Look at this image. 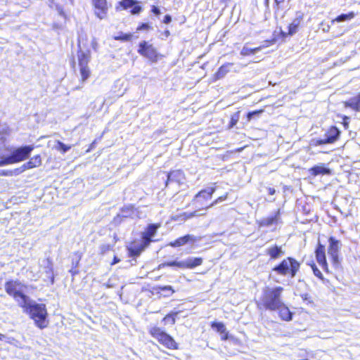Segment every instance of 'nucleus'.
Wrapping results in <instances>:
<instances>
[{"mask_svg":"<svg viewBox=\"0 0 360 360\" xmlns=\"http://www.w3.org/2000/svg\"><path fill=\"white\" fill-rule=\"evenodd\" d=\"M283 291L282 287H266L259 300L257 302L259 309H264L270 311H276L282 306L281 294Z\"/></svg>","mask_w":360,"mask_h":360,"instance_id":"nucleus-1","label":"nucleus"},{"mask_svg":"<svg viewBox=\"0 0 360 360\" xmlns=\"http://www.w3.org/2000/svg\"><path fill=\"white\" fill-rule=\"evenodd\" d=\"M21 307L30 315V317L34 321L39 328H44L46 327L47 311L45 304L33 302L29 298L28 304L21 306Z\"/></svg>","mask_w":360,"mask_h":360,"instance_id":"nucleus-2","label":"nucleus"},{"mask_svg":"<svg viewBox=\"0 0 360 360\" xmlns=\"http://www.w3.org/2000/svg\"><path fill=\"white\" fill-rule=\"evenodd\" d=\"M27 287L18 280H11L5 283V290L18 302L20 307L28 304L30 298L25 295Z\"/></svg>","mask_w":360,"mask_h":360,"instance_id":"nucleus-3","label":"nucleus"},{"mask_svg":"<svg viewBox=\"0 0 360 360\" xmlns=\"http://www.w3.org/2000/svg\"><path fill=\"white\" fill-rule=\"evenodd\" d=\"M300 269V263L292 257L283 259L273 271L282 276L290 275L291 278L295 276Z\"/></svg>","mask_w":360,"mask_h":360,"instance_id":"nucleus-4","label":"nucleus"},{"mask_svg":"<svg viewBox=\"0 0 360 360\" xmlns=\"http://www.w3.org/2000/svg\"><path fill=\"white\" fill-rule=\"evenodd\" d=\"M149 333L160 344L167 348L170 349H177V344L174 340L161 328L156 326L152 327L149 330Z\"/></svg>","mask_w":360,"mask_h":360,"instance_id":"nucleus-5","label":"nucleus"},{"mask_svg":"<svg viewBox=\"0 0 360 360\" xmlns=\"http://www.w3.org/2000/svg\"><path fill=\"white\" fill-rule=\"evenodd\" d=\"M34 150L33 146H25L13 150L9 155L12 164L26 160Z\"/></svg>","mask_w":360,"mask_h":360,"instance_id":"nucleus-6","label":"nucleus"},{"mask_svg":"<svg viewBox=\"0 0 360 360\" xmlns=\"http://www.w3.org/2000/svg\"><path fill=\"white\" fill-rule=\"evenodd\" d=\"M340 135V131L335 127H330L325 134L323 139H313L311 142L312 146H319L327 143H333L335 142Z\"/></svg>","mask_w":360,"mask_h":360,"instance_id":"nucleus-7","label":"nucleus"},{"mask_svg":"<svg viewBox=\"0 0 360 360\" xmlns=\"http://www.w3.org/2000/svg\"><path fill=\"white\" fill-rule=\"evenodd\" d=\"M328 241V254L331 257L333 265L337 267L340 264L338 254L342 244L340 240H336L333 237H330Z\"/></svg>","mask_w":360,"mask_h":360,"instance_id":"nucleus-8","label":"nucleus"},{"mask_svg":"<svg viewBox=\"0 0 360 360\" xmlns=\"http://www.w3.org/2000/svg\"><path fill=\"white\" fill-rule=\"evenodd\" d=\"M138 53L147 58L151 62H156L158 60L157 50L152 44H149L147 41H141L139 44Z\"/></svg>","mask_w":360,"mask_h":360,"instance_id":"nucleus-9","label":"nucleus"},{"mask_svg":"<svg viewBox=\"0 0 360 360\" xmlns=\"http://www.w3.org/2000/svg\"><path fill=\"white\" fill-rule=\"evenodd\" d=\"M216 191V188L211 187L198 192L194 198V201L200 205H204L205 202L212 198V194Z\"/></svg>","mask_w":360,"mask_h":360,"instance_id":"nucleus-10","label":"nucleus"},{"mask_svg":"<svg viewBox=\"0 0 360 360\" xmlns=\"http://www.w3.org/2000/svg\"><path fill=\"white\" fill-rule=\"evenodd\" d=\"M96 8L95 14L101 20L105 18L108 6L106 0H92Z\"/></svg>","mask_w":360,"mask_h":360,"instance_id":"nucleus-11","label":"nucleus"},{"mask_svg":"<svg viewBox=\"0 0 360 360\" xmlns=\"http://www.w3.org/2000/svg\"><path fill=\"white\" fill-rule=\"evenodd\" d=\"M200 240V237H197L194 235H186L183 237L179 238L173 242H171L169 245L172 247H180L187 243H194Z\"/></svg>","mask_w":360,"mask_h":360,"instance_id":"nucleus-12","label":"nucleus"},{"mask_svg":"<svg viewBox=\"0 0 360 360\" xmlns=\"http://www.w3.org/2000/svg\"><path fill=\"white\" fill-rule=\"evenodd\" d=\"M40 266L42 269L43 273L46 274L47 279H51V283H53V263L49 259H44L40 263Z\"/></svg>","mask_w":360,"mask_h":360,"instance_id":"nucleus-13","label":"nucleus"},{"mask_svg":"<svg viewBox=\"0 0 360 360\" xmlns=\"http://www.w3.org/2000/svg\"><path fill=\"white\" fill-rule=\"evenodd\" d=\"M119 5L123 9L132 8L131 13L133 15L139 13L142 10V8L137 4V2L135 0H122L119 2Z\"/></svg>","mask_w":360,"mask_h":360,"instance_id":"nucleus-14","label":"nucleus"},{"mask_svg":"<svg viewBox=\"0 0 360 360\" xmlns=\"http://www.w3.org/2000/svg\"><path fill=\"white\" fill-rule=\"evenodd\" d=\"M325 246L319 243L315 253L317 262L322 266L323 269H327L328 264L326 259Z\"/></svg>","mask_w":360,"mask_h":360,"instance_id":"nucleus-15","label":"nucleus"},{"mask_svg":"<svg viewBox=\"0 0 360 360\" xmlns=\"http://www.w3.org/2000/svg\"><path fill=\"white\" fill-rule=\"evenodd\" d=\"M160 226L158 224H150L146 231L143 233V240L145 243L146 245H148L152 241L151 238L153 237L158 230V229Z\"/></svg>","mask_w":360,"mask_h":360,"instance_id":"nucleus-16","label":"nucleus"},{"mask_svg":"<svg viewBox=\"0 0 360 360\" xmlns=\"http://www.w3.org/2000/svg\"><path fill=\"white\" fill-rule=\"evenodd\" d=\"M184 174L181 170L171 172L167 175L166 186L170 182H176L178 184H182L184 181Z\"/></svg>","mask_w":360,"mask_h":360,"instance_id":"nucleus-17","label":"nucleus"},{"mask_svg":"<svg viewBox=\"0 0 360 360\" xmlns=\"http://www.w3.org/2000/svg\"><path fill=\"white\" fill-rule=\"evenodd\" d=\"M309 173L313 176H317V175H328L330 174V169L326 167L324 164L321 163L318 165H316L313 167H311L309 170Z\"/></svg>","mask_w":360,"mask_h":360,"instance_id":"nucleus-18","label":"nucleus"},{"mask_svg":"<svg viewBox=\"0 0 360 360\" xmlns=\"http://www.w3.org/2000/svg\"><path fill=\"white\" fill-rule=\"evenodd\" d=\"M303 18V15L301 13H297L296 18L288 26V34L292 35L297 32V28L300 26Z\"/></svg>","mask_w":360,"mask_h":360,"instance_id":"nucleus-19","label":"nucleus"},{"mask_svg":"<svg viewBox=\"0 0 360 360\" xmlns=\"http://www.w3.org/2000/svg\"><path fill=\"white\" fill-rule=\"evenodd\" d=\"M202 259L201 257H188L183 260L184 269H193L201 265Z\"/></svg>","mask_w":360,"mask_h":360,"instance_id":"nucleus-20","label":"nucleus"},{"mask_svg":"<svg viewBox=\"0 0 360 360\" xmlns=\"http://www.w3.org/2000/svg\"><path fill=\"white\" fill-rule=\"evenodd\" d=\"M41 165V159L39 155H35L32 158L27 162L25 163L22 167V171L32 169L39 167Z\"/></svg>","mask_w":360,"mask_h":360,"instance_id":"nucleus-21","label":"nucleus"},{"mask_svg":"<svg viewBox=\"0 0 360 360\" xmlns=\"http://www.w3.org/2000/svg\"><path fill=\"white\" fill-rule=\"evenodd\" d=\"M266 255H269L271 259H276L284 255L281 247L277 245L271 246L266 250Z\"/></svg>","mask_w":360,"mask_h":360,"instance_id":"nucleus-22","label":"nucleus"},{"mask_svg":"<svg viewBox=\"0 0 360 360\" xmlns=\"http://www.w3.org/2000/svg\"><path fill=\"white\" fill-rule=\"evenodd\" d=\"M79 67L88 66L91 56L89 51H79L77 54Z\"/></svg>","mask_w":360,"mask_h":360,"instance_id":"nucleus-23","label":"nucleus"},{"mask_svg":"<svg viewBox=\"0 0 360 360\" xmlns=\"http://www.w3.org/2000/svg\"><path fill=\"white\" fill-rule=\"evenodd\" d=\"M345 107H349L356 111L360 110V94L353 98H351L345 102Z\"/></svg>","mask_w":360,"mask_h":360,"instance_id":"nucleus-24","label":"nucleus"},{"mask_svg":"<svg viewBox=\"0 0 360 360\" xmlns=\"http://www.w3.org/2000/svg\"><path fill=\"white\" fill-rule=\"evenodd\" d=\"M279 311L280 317L284 321H290L292 319V313L289 309L282 302V306L277 309Z\"/></svg>","mask_w":360,"mask_h":360,"instance_id":"nucleus-25","label":"nucleus"},{"mask_svg":"<svg viewBox=\"0 0 360 360\" xmlns=\"http://www.w3.org/2000/svg\"><path fill=\"white\" fill-rule=\"evenodd\" d=\"M233 65V63H229L221 66L215 75L216 78L217 79L223 78L230 71V68Z\"/></svg>","mask_w":360,"mask_h":360,"instance_id":"nucleus-26","label":"nucleus"},{"mask_svg":"<svg viewBox=\"0 0 360 360\" xmlns=\"http://www.w3.org/2000/svg\"><path fill=\"white\" fill-rule=\"evenodd\" d=\"M355 15H356V14L353 11L349 12V13H347V14H341V15H338L337 18H335V19H333L331 21V22L332 23H334L335 22H344V21L351 20L352 19H353L355 17Z\"/></svg>","mask_w":360,"mask_h":360,"instance_id":"nucleus-27","label":"nucleus"},{"mask_svg":"<svg viewBox=\"0 0 360 360\" xmlns=\"http://www.w3.org/2000/svg\"><path fill=\"white\" fill-rule=\"evenodd\" d=\"M212 328L217 330V332L220 333L221 334H224V335L221 337V339L225 340L228 338V335L226 333V327L222 323H213L212 324Z\"/></svg>","mask_w":360,"mask_h":360,"instance_id":"nucleus-28","label":"nucleus"},{"mask_svg":"<svg viewBox=\"0 0 360 360\" xmlns=\"http://www.w3.org/2000/svg\"><path fill=\"white\" fill-rule=\"evenodd\" d=\"M165 266H174L179 269H184L183 260L182 261H172L165 263H162L159 265L158 269H161Z\"/></svg>","mask_w":360,"mask_h":360,"instance_id":"nucleus-29","label":"nucleus"},{"mask_svg":"<svg viewBox=\"0 0 360 360\" xmlns=\"http://www.w3.org/2000/svg\"><path fill=\"white\" fill-rule=\"evenodd\" d=\"M262 49L261 46L256 47L254 49H250L247 46H244L240 51V54L242 56H248L250 54H255L259 51Z\"/></svg>","mask_w":360,"mask_h":360,"instance_id":"nucleus-30","label":"nucleus"},{"mask_svg":"<svg viewBox=\"0 0 360 360\" xmlns=\"http://www.w3.org/2000/svg\"><path fill=\"white\" fill-rule=\"evenodd\" d=\"M122 215L123 217H133L136 213L137 212L136 210L134 209V207L132 206H129V207H124L122 210Z\"/></svg>","mask_w":360,"mask_h":360,"instance_id":"nucleus-31","label":"nucleus"},{"mask_svg":"<svg viewBox=\"0 0 360 360\" xmlns=\"http://www.w3.org/2000/svg\"><path fill=\"white\" fill-rule=\"evenodd\" d=\"M80 75L82 82H84L90 76L89 66L79 67Z\"/></svg>","mask_w":360,"mask_h":360,"instance_id":"nucleus-32","label":"nucleus"},{"mask_svg":"<svg viewBox=\"0 0 360 360\" xmlns=\"http://www.w3.org/2000/svg\"><path fill=\"white\" fill-rule=\"evenodd\" d=\"M72 148L71 146H68L64 144L63 142L60 141H57V146H55V148L58 150L61 151L63 153H65Z\"/></svg>","mask_w":360,"mask_h":360,"instance_id":"nucleus-33","label":"nucleus"},{"mask_svg":"<svg viewBox=\"0 0 360 360\" xmlns=\"http://www.w3.org/2000/svg\"><path fill=\"white\" fill-rule=\"evenodd\" d=\"M204 214H198L197 211L192 212H184L181 216L184 217V219H188L195 216L203 215Z\"/></svg>","mask_w":360,"mask_h":360,"instance_id":"nucleus-34","label":"nucleus"},{"mask_svg":"<svg viewBox=\"0 0 360 360\" xmlns=\"http://www.w3.org/2000/svg\"><path fill=\"white\" fill-rule=\"evenodd\" d=\"M276 216L268 217V218L264 219L262 221V224H264L265 226H270V225L273 224L274 222H276Z\"/></svg>","mask_w":360,"mask_h":360,"instance_id":"nucleus-35","label":"nucleus"},{"mask_svg":"<svg viewBox=\"0 0 360 360\" xmlns=\"http://www.w3.org/2000/svg\"><path fill=\"white\" fill-rule=\"evenodd\" d=\"M311 269H312V270H313V272H314V275H315L316 277L319 278L320 279H323V278L322 273H321V271H320V270L316 267V266L314 264H311Z\"/></svg>","mask_w":360,"mask_h":360,"instance_id":"nucleus-36","label":"nucleus"},{"mask_svg":"<svg viewBox=\"0 0 360 360\" xmlns=\"http://www.w3.org/2000/svg\"><path fill=\"white\" fill-rule=\"evenodd\" d=\"M10 157L7 156L5 158H0V167H3L8 165H11Z\"/></svg>","mask_w":360,"mask_h":360,"instance_id":"nucleus-37","label":"nucleus"},{"mask_svg":"<svg viewBox=\"0 0 360 360\" xmlns=\"http://www.w3.org/2000/svg\"><path fill=\"white\" fill-rule=\"evenodd\" d=\"M227 198V194L224 195V196H220L219 197L217 200H215L212 203H211L210 205L208 206H206L205 209L207 210L208 208L214 206V205H217V203L223 201V200H225Z\"/></svg>","mask_w":360,"mask_h":360,"instance_id":"nucleus-38","label":"nucleus"},{"mask_svg":"<svg viewBox=\"0 0 360 360\" xmlns=\"http://www.w3.org/2000/svg\"><path fill=\"white\" fill-rule=\"evenodd\" d=\"M238 119H239V115H238V112H237L231 117V127H233L234 125H236L238 121Z\"/></svg>","mask_w":360,"mask_h":360,"instance_id":"nucleus-39","label":"nucleus"},{"mask_svg":"<svg viewBox=\"0 0 360 360\" xmlns=\"http://www.w3.org/2000/svg\"><path fill=\"white\" fill-rule=\"evenodd\" d=\"M262 112H263V110H256V111H252V112H248V120H250L253 117V116L258 115L261 114Z\"/></svg>","mask_w":360,"mask_h":360,"instance_id":"nucleus-40","label":"nucleus"},{"mask_svg":"<svg viewBox=\"0 0 360 360\" xmlns=\"http://www.w3.org/2000/svg\"><path fill=\"white\" fill-rule=\"evenodd\" d=\"M160 289L162 291L169 292L170 295L173 294L174 292V290L172 289V286H170V285L160 287Z\"/></svg>","mask_w":360,"mask_h":360,"instance_id":"nucleus-41","label":"nucleus"},{"mask_svg":"<svg viewBox=\"0 0 360 360\" xmlns=\"http://www.w3.org/2000/svg\"><path fill=\"white\" fill-rule=\"evenodd\" d=\"M163 321L169 322L172 325L175 323V318L170 315H167L164 319Z\"/></svg>","mask_w":360,"mask_h":360,"instance_id":"nucleus-42","label":"nucleus"},{"mask_svg":"<svg viewBox=\"0 0 360 360\" xmlns=\"http://www.w3.org/2000/svg\"><path fill=\"white\" fill-rule=\"evenodd\" d=\"M131 38V36L129 34H123L122 36L115 37V39L116 40H123V41H128Z\"/></svg>","mask_w":360,"mask_h":360,"instance_id":"nucleus-43","label":"nucleus"},{"mask_svg":"<svg viewBox=\"0 0 360 360\" xmlns=\"http://www.w3.org/2000/svg\"><path fill=\"white\" fill-rule=\"evenodd\" d=\"M100 250H101V253L103 254L110 250V245L108 244H103V245H101Z\"/></svg>","mask_w":360,"mask_h":360,"instance_id":"nucleus-44","label":"nucleus"},{"mask_svg":"<svg viewBox=\"0 0 360 360\" xmlns=\"http://www.w3.org/2000/svg\"><path fill=\"white\" fill-rule=\"evenodd\" d=\"M321 25L323 26L322 30L324 32H328L330 30V25H325L323 22L321 23Z\"/></svg>","mask_w":360,"mask_h":360,"instance_id":"nucleus-45","label":"nucleus"},{"mask_svg":"<svg viewBox=\"0 0 360 360\" xmlns=\"http://www.w3.org/2000/svg\"><path fill=\"white\" fill-rule=\"evenodd\" d=\"M150 28V26L147 23H143L141 26H139L138 28H137V30H148Z\"/></svg>","mask_w":360,"mask_h":360,"instance_id":"nucleus-46","label":"nucleus"},{"mask_svg":"<svg viewBox=\"0 0 360 360\" xmlns=\"http://www.w3.org/2000/svg\"><path fill=\"white\" fill-rule=\"evenodd\" d=\"M13 174V172L11 171H0V175L2 176H11Z\"/></svg>","mask_w":360,"mask_h":360,"instance_id":"nucleus-47","label":"nucleus"},{"mask_svg":"<svg viewBox=\"0 0 360 360\" xmlns=\"http://www.w3.org/2000/svg\"><path fill=\"white\" fill-rule=\"evenodd\" d=\"M172 21V18L169 15H166L164 18L163 22L165 24H168Z\"/></svg>","mask_w":360,"mask_h":360,"instance_id":"nucleus-48","label":"nucleus"},{"mask_svg":"<svg viewBox=\"0 0 360 360\" xmlns=\"http://www.w3.org/2000/svg\"><path fill=\"white\" fill-rule=\"evenodd\" d=\"M267 192L269 195H274L276 193V190L274 188H267Z\"/></svg>","mask_w":360,"mask_h":360,"instance_id":"nucleus-49","label":"nucleus"},{"mask_svg":"<svg viewBox=\"0 0 360 360\" xmlns=\"http://www.w3.org/2000/svg\"><path fill=\"white\" fill-rule=\"evenodd\" d=\"M152 11L156 15H159L160 13V9L156 6H153Z\"/></svg>","mask_w":360,"mask_h":360,"instance_id":"nucleus-50","label":"nucleus"},{"mask_svg":"<svg viewBox=\"0 0 360 360\" xmlns=\"http://www.w3.org/2000/svg\"><path fill=\"white\" fill-rule=\"evenodd\" d=\"M276 6L278 8L279 5L283 3L284 0H274Z\"/></svg>","mask_w":360,"mask_h":360,"instance_id":"nucleus-51","label":"nucleus"},{"mask_svg":"<svg viewBox=\"0 0 360 360\" xmlns=\"http://www.w3.org/2000/svg\"><path fill=\"white\" fill-rule=\"evenodd\" d=\"M92 47L94 50L96 49V47H97V42L95 39L93 40L92 41Z\"/></svg>","mask_w":360,"mask_h":360,"instance_id":"nucleus-52","label":"nucleus"},{"mask_svg":"<svg viewBox=\"0 0 360 360\" xmlns=\"http://www.w3.org/2000/svg\"><path fill=\"white\" fill-rule=\"evenodd\" d=\"M120 261V259H118L117 257H114V259H113V262H112V264H117V263H118Z\"/></svg>","mask_w":360,"mask_h":360,"instance_id":"nucleus-53","label":"nucleus"},{"mask_svg":"<svg viewBox=\"0 0 360 360\" xmlns=\"http://www.w3.org/2000/svg\"><path fill=\"white\" fill-rule=\"evenodd\" d=\"M94 142L91 144V146L89 149H87L86 152L89 153L94 148Z\"/></svg>","mask_w":360,"mask_h":360,"instance_id":"nucleus-54","label":"nucleus"},{"mask_svg":"<svg viewBox=\"0 0 360 360\" xmlns=\"http://www.w3.org/2000/svg\"><path fill=\"white\" fill-rule=\"evenodd\" d=\"M4 338V335L3 334H0V340H2Z\"/></svg>","mask_w":360,"mask_h":360,"instance_id":"nucleus-55","label":"nucleus"},{"mask_svg":"<svg viewBox=\"0 0 360 360\" xmlns=\"http://www.w3.org/2000/svg\"><path fill=\"white\" fill-rule=\"evenodd\" d=\"M143 243H144V246H143V248H145V247H146V245H145V243H144V242H143Z\"/></svg>","mask_w":360,"mask_h":360,"instance_id":"nucleus-56","label":"nucleus"}]
</instances>
